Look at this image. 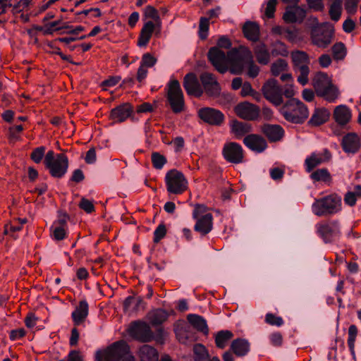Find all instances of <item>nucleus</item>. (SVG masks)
I'll return each mask as SVG.
<instances>
[{"instance_id":"1","label":"nucleus","mask_w":361,"mask_h":361,"mask_svg":"<svg viewBox=\"0 0 361 361\" xmlns=\"http://www.w3.org/2000/svg\"><path fill=\"white\" fill-rule=\"evenodd\" d=\"M239 52L240 50L232 49L226 55L224 51L219 48L212 47L208 51L207 57L211 63L219 73H224L229 68L231 73L240 74L243 72V66H236Z\"/></svg>"},{"instance_id":"2","label":"nucleus","mask_w":361,"mask_h":361,"mask_svg":"<svg viewBox=\"0 0 361 361\" xmlns=\"http://www.w3.org/2000/svg\"><path fill=\"white\" fill-rule=\"evenodd\" d=\"M279 111L286 121L293 123H302L309 116L307 106L295 98L288 100Z\"/></svg>"},{"instance_id":"3","label":"nucleus","mask_w":361,"mask_h":361,"mask_svg":"<svg viewBox=\"0 0 361 361\" xmlns=\"http://www.w3.org/2000/svg\"><path fill=\"white\" fill-rule=\"evenodd\" d=\"M341 209V197L336 194L317 199L312 205V212L318 216L335 214Z\"/></svg>"},{"instance_id":"4","label":"nucleus","mask_w":361,"mask_h":361,"mask_svg":"<svg viewBox=\"0 0 361 361\" xmlns=\"http://www.w3.org/2000/svg\"><path fill=\"white\" fill-rule=\"evenodd\" d=\"M128 355H133L129 345L123 341L114 343L103 350H98L95 355L97 361H125Z\"/></svg>"},{"instance_id":"5","label":"nucleus","mask_w":361,"mask_h":361,"mask_svg":"<svg viewBox=\"0 0 361 361\" xmlns=\"http://www.w3.org/2000/svg\"><path fill=\"white\" fill-rule=\"evenodd\" d=\"M293 67L296 73L298 82L302 85H305L309 82V74L310 73L309 55L303 51L295 50L290 54Z\"/></svg>"},{"instance_id":"6","label":"nucleus","mask_w":361,"mask_h":361,"mask_svg":"<svg viewBox=\"0 0 361 361\" xmlns=\"http://www.w3.org/2000/svg\"><path fill=\"white\" fill-rule=\"evenodd\" d=\"M44 164L49 169L51 175L55 178H61L67 172L68 167V160L63 154H57L55 155L51 150L49 151L45 155Z\"/></svg>"},{"instance_id":"7","label":"nucleus","mask_w":361,"mask_h":361,"mask_svg":"<svg viewBox=\"0 0 361 361\" xmlns=\"http://www.w3.org/2000/svg\"><path fill=\"white\" fill-rule=\"evenodd\" d=\"M192 216L196 219V224L194 226L195 231L202 235H206L209 233L213 226L212 214L207 211L204 205H197L192 212Z\"/></svg>"},{"instance_id":"8","label":"nucleus","mask_w":361,"mask_h":361,"mask_svg":"<svg viewBox=\"0 0 361 361\" xmlns=\"http://www.w3.org/2000/svg\"><path fill=\"white\" fill-rule=\"evenodd\" d=\"M167 99L174 113L181 112L185 106L184 96L177 80H171L167 85Z\"/></svg>"},{"instance_id":"9","label":"nucleus","mask_w":361,"mask_h":361,"mask_svg":"<svg viewBox=\"0 0 361 361\" xmlns=\"http://www.w3.org/2000/svg\"><path fill=\"white\" fill-rule=\"evenodd\" d=\"M310 35L312 44L324 49L331 43L334 30L329 25H321L312 27Z\"/></svg>"},{"instance_id":"10","label":"nucleus","mask_w":361,"mask_h":361,"mask_svg":"<svg viewBox=\"0 0 361 361\" xmlns=\"http://www.w3.org/2000/svg\"><path fill=\"white\" fill-rule=\"evenodd\" d=\"M165 180L169 193L181 194L187 189V180L184 175L177 170L169 171L166 175Z\"/></svg>"},{"instance_id":"11","label":"nucleus","mask_w":361,"mask_h":361,"mask_svg":"<svg viewBox=\"0 0 361 361\" xmlns=\"http://www.w3.org/2000/svg\"><path fill=\"white\" fill-rule=\"evenodd\" d=\"M264 97L274 105L279 106L283 102L282 87L277 80L271 78L262 87Z\"/></svg>"},{"instance_id":"12","label":"nucleus","mask_w":361,"mask_h":361,"mask_svg":"<svg viewBox=\"0 0 361 361\" xmlns=\"http://www.w3.org/2000/svg\"><path fill=\"white\" fill-rule=\"evenodd\" d=\"M317 233L325 243H331L337 239L341 234L338 221L321 222L315 226Z\"/></svg>"},{"instance_id":"13","label":"nucleus","mask_w":361,"mask_h":361,"mask_svg":"<svg viewBox=\"0 0 361 361\" xmlns=\"http://www.w3.org/2000/svg\"><path fill=\"white\" fill-rule=\"evenodd\" d=\"M236 66H242L243 70L245 67L247 68V75L250 78H255L258 75L259 68L255 63L251 51L247 48H242L240 50Z\"/></svg>"},{"instance_id":"14","label":"nucleus","mask_w":361,"mask_h":361,"mask_svg":"<svg viewBox=\"0 0 361 361\" xmlns=\"http://www.w3.org/2000/svg\"><path fill=\"white\" fill-rule=\"evenodd\" d=\"M129 335L134 339L140 342H149L153 339V333L145 322H135L128 329Z\"/></svg>"},{"instance_id":"15","label":"nucleus","mask_w":361,"mask_h":361,"mask_svg":"<svg viewBox=\"0 0 361 361\" xmlns=\"http://www.w3.org/2000/svg\"><path fill=\"white\" fill-rule=\"evenodd\" d=\"M234 111L240 118L247 121L257 119L259 114V107L248 102L239 103L235 106Z\"/></svg>"},{"instance_id":"16","label":"nucleus","mask_w":361,"mask_h":361,"mask_svg":"<svg viewBox=\"0 0 361 361\" xmlns=\"http://www.w3.org/2000/svg\"><path fill=\"white\" fill-rule=\"evenodd\" d=\"M223 155L224 159L231 163L239 164L243 161V149L235 142L226 144L223 148Z\"/></svg>"},{"instance_id":"17","label":"nucleus","mask_w":361,"mask_h":361,"mask_svg":"<svg viewBox=\"0 0 361 361\" xmlns=\"http://www.w3.org/2000/svg\"><path fill=\"white\" fill-rule=\"evenodd\" d=\"M198 116L205 123L213 126H220L224 121V115L221 111L210 107L200 109Z\"/></svg>"},{"instance_id":"18","label":"nucleus","mask_w":361,"mask_h":361,"mask_svg":"<svg viewBox=\"0 0 361 361\" xmlns=\"http://www.w3.org/2000/svg\"><path fill=\"white\" fill-rule=\"evenodd\" d=\"M331 155L328 149H325L320 152H313L310 156L307 157L305 160V166L306 171L310 172L317 166L329 161Z\"/></svg>"},{"instance_id":"19","label":"nucleus","mask_w":361,"mask_h":361,"mask_svg":"<svg viewBox=\"0 0 361 361\" xmlns=\"http://www.w3.org/2000/svg\"><path fill=\"white\" fill-rule=\"evenodd\" d=\"M202 85L206 93L212 97L219 94L221 88L213 74L204 73L200 77Z\"/></svg>"},{"instance_id":"20","label":"nucleus","mask_w":361,"mask_h":361,"mask_svg":"<svg viewBox=\"0 0 361 361\" xmlns=\"http://www.w3.org/2000/svg\"><path fill=\"white\" fill-rule=\"evenodd\" d=\"M183 87L188 95L200 97L203 94V89L196 75L192 73H188L184 77Z\"/></svg>"},{"instance_id":"21","label":"nucleus","mask_w":361,"mask_h":361,"mask_svg":"<svg viewBox=\"0 0 361 361\" xmlns=\"http://www.w3.org/2000/svg\"><path fill=\"white\" fill-rule=\"evenodd\" d=\"M244 145L250 150L257 153H262L267 148V143L264 138L257 134H250L243 139Z\"/></svg>"},{"instance_id":"22","label":"nucleus","mask_w":361,"mask_h":361,"mask_svg":"<svg viewBox=\"0 0 361 361\" xmlns=\"http://www.w3.org/2000/svg\"><path fill=\"white\" fill-rule=\"evenodd\" d=\"M342 147L346 153H355L361 147V139L356 133H349L342 139Z\"/></svg>"},{"instance_id":"23","label":"nucleus","mask_w":361,"mask_h":361,"mask_svg":"<svg viewBox=\"0 0 361 361\" xmlns=\"http://www.w3.org/2000/svg\"><path fill=\"white\" fill-rule=\"evenodd\" d=\"M335 122L340 126H345L352 119V111L345 104L336 106L333 112Z\"/></svg>"},{"instance_id":"24","label":"nucleus","mask_w":361,"mask_h":361,"mask_svg":"<svg viewBox=\"0 0 361 361\" xmlns=\"http://www.w3.org/2000/svg\"><path fill=\"white\" fill-rule=\"evenodd\" d=\"M132 112V106L128 103H124L111 109L110 118L115 123H121L129 118Z\"/></svg>"},{"instance_id":"25","label":"nucleus","mask_w":361,"mask_h":361,"mask_svg":"<svg viewBox=\"0 0 361 361\" xmlns=\"http://www.w3.org/2000/svg\"><path fill=\"white\" fill-rule=\"evenodd\" d=\"M154 31L158 34L159 33L157 32V23L152 20L145 23L138 37L137 46L140 47H146Z\"/></svg>"},{"instance_id":"26","label":"nucleus","mask_w":361,"mask_h":361,"mask_svg":"<svg viewBox=\"0 0 361 361\" xmlns=\"http://www.w3.org/2000/svg\"><path fill=\"white\" fill-rule=\"evenodd\" d=\"M29 4V0H0V15L6 13L8 8L12 7L13 13L23 11Z\"/></svg>"},{"instance_id":"27","label":"nucleus","mask_w":361,"mask_h":361,"mask_svg":"<svg viewBox=\"0 0 361 361\" xmlns=\"http://www.w3.org/2000/svg\"><path fill=\"white\" fill-rule=\"evenodd\" d=\"M306 16V10L300 6H289L283 14V20L287 23H301Z\"/></svg>"},{"instance_id":"28","label":"nucleus","mask_w":361,"mask_h":361,"mask_svg":"<svg viewBox=\"0 0 361 361\" xmlns=\"http://www.w3.org/2000/svg\"><path fill=\"white\" fill-rule=\"evenodd\" d=\"M262 132L271 142L279 141L284 135V130L279 125L264 124L262 126Z\"/></svg>"},{"instance_id":"29","label":"nucleus","mask_w":361,"mask_h":361,"mask_svg":"<svg viewBox=\"0 0 361 361\" xmlns=\"http://www.w3.org/2000/svg\"><path fill=\"white\" fill-rule=\"evenodd\" d=\"M89 313V306L85 300H82L79 305L75 307V310L71 314L75 326H79L82 324L87 319Z\"/></svg>"},{"instance_id":"30","label":"nucleus","mask_w":361,"mask_h":361,"mask_svg":"<svg viewBox=\"0 0 361 361\" xmlns=\"http://www.w3.org/2000/svg\"><path fill=\"white\" fill-rule=\"evenodd\" d=\"M140 361H159V353L154 347L145 344L137 352Z\"/></svg>"},{"instance_id":"31","label":"nucleus","mask_w":361,"mask_h":361,"mask_svg":"<svg viewBox=\"0 0 361 361\" xmlns=\"http://www.w3.org/2000/svg\"><path fill=\"white\" fill-rule=\"evenodd\" d=\"M331 83H333L331 77L322 71L317 72L314 75L312 82V85L316 93H318Z\"/></svg>"},{"instance_id":"32","label":"nucleus","mask_w":361,"mask_h":361,"mask_svg":"<svg viewBox=\"0 0 361 361\" xmlns=\"http://www.w3.org/2000/svg\"><path fill=\"white\" fill-rule=\"evenodd\" d=\"M317 94L329 103H335L340 97L341 92L338 87L335 84L331 83Z\"/></svg>"},{"instance_id":"33","label":"nucleus","mask_w":361,"mask_h":361,"mask_svg":"<svg viewBox=\"0 0 361 361\" xmlns=\"http://www.w3.org/2000/svg\"><path fill=\"white\" fill-rule=\"evenodd\" d=\"M51 237L54 240H61L66 237V222L65 219L55 221L50 228Z\"/></svg>"},{"instance_id":"34","label":"nucleus","mask_w":361,"mask_h":361,"mask_svg":"<svg viewBox=\"0 0 361 361\" xmlns=\"http://www.w3.org/2000/svg\"><path fill=\"white\" fill-rule=\"evenodd\" d=\"M330 116V111L326 108L316 109L308 121L312 126H318L326 123Z\"/></svg>"},{"instance_id":"35","label":"nucleus","mask_w":361,"mask_h":361,"mask_svg":"<svg viewBox=\"0 0 361 361\" xmlns=\"http://www.w3.org/2000/svg\"><path fill=\"white\" fill-rule=\"evenodd\" d=\"M231 350L238 357H243L250 351V343L243 338L235 339L231 344Z\"/></svg>"},{"instance_id":"36","label":"nucleus","mask_w":361,"mask_h":361,"mask_svg":"<svg viewBox=\"0 0 361 361\" xmlns=\"http://www.w3.org/2000/svg\"><path fill=\"white\" fill-rule=\"evenodd\" d=\"M187 319L190 324L193 328L200 332H202L204 335L208 334L209 328L207 326L206 320L202 317L197 314H191L188 315Z\"/></svg>"},{"instance_id":"37","label":"nucleus","mask_w":361,"mask_h":361,"mask_svg":"<svg viewBox=\"0 0 361 361\" xmlns=\"http://www.w3.org/2000/svg\"><path fill=\"white\" fill-rule=\"evenodd\" d=\"M254 53L257 61L262 65H267L270 61V53L264 43H259L255 46Z\"/></svg>"},{"instance_id":"38","label":"nucleus","mask_w":361,"mask_h":361,"mask_svg":"<svg viewBox=\"0 0 361 361\" xmlns=\"http://www.w3.org/2000/svg\"><path fill=\"white\" fill-rule=\"evenodd\" d=\"M231 133L235 137L239 139L251 131V126L247 123L233 121L231 123Z\"/></svg>"},{"instance_id":"39","label":"nucleus","mask_w":361,"mask_h":361,"mask_svg":"<svg viewBox=\"0 0 361 361\" xmlns=\"http://www.w3.org/2000/svg\"><path fill=\"white\" fill-rule=\"evenodd\" d=\"M243 33L249 40L256 42L259 37V27L255 23L247 22L243 27Z\"/></svg>"},{"instance_id":"40","label":"nucleus","mask_w":361,"mask_h":361,"mask_svg":"<svg viewBox=\"0 0 361 361\" xmlns=\"http://www.w3.org/2000/svg\"><path fill=\"white\" fill-rule=\"evenodd\" d=\"M169 314L163 309H156L149 312L147 319L152 325H159L168 319Z\"/></svg>"},{"instance_id":"41","label":"nucleus","mask_w":361,"mask_h":361,"mask_svg":"<svg viewBox=\"0 0 361 361\" xmlns=\"http://www.w3.org/2000/svg\"><path fill=\"white\" fill-rule=\"evenodd\" d=\"M233 334L228 330H222L216 333L215 336V343L217 348L223 349L233 338Z\"/></svg>"},{"instance_id":"42","label":"nucleus","mask_w":361,"mask_h":361,"mask_svg":"<svg viewBox=\"0 0 361 361\" xmlns=\"http://www.w3.org/2000/svg\"><path fill=\"white\" fill-rule=\"evenodd\" d=\"M361 197V185H357L354 188L353 191H348L344 196V202L345 204L353 207L355 205L357 200Z\"/></svg>"},{"instance_id":"43","label":"nucleus","mask_w":361,"mask_h":361,"mask_svg":"<svg viewBox=\"0 0 361 361\" xmlns=\"http://www.w3.org/2000/svg\"><path fill=\"white\" fill-rule=\"evenodd\" d=\"M144 15L145 18H150L154 20V23H157V32H160L161 30L162 23L159 17L158 11L152 6H147L144 10Z\"/></svg>"},{"instance_id":"44","label":"nucleus","mask_w":361,"mask_h":361,"mask_svg":"<svg viewBox=\"0 0 361 361\" xmlns=\"http://www.w3.org/2000/svg\"><path fill=\"white\" fill-rule=\"evenodd\" d=\"M343 0H332L329 6V16L331 19L334 21H338L341 16Z\"/></svg>"},{"instance_id":"45","label":"nucleus","mask_w":361,"mask_h":361,"mask_svg":"<svg viewBox=\"0 0 361 361\" xmlns=\"http://www.w3.org/2000/svg\"><path fill=\"white\" fill-rule=\"evenodd\" d=\"M288 69V65L286 60L279 59L271 66V73L274 76H279Z\"/></svg>"},{"instance_id":"46","label":"nucleus","mask_w":361,"mask_h":361,"mask_svg":"<svg viewBox=\"0 0 361 361\" xmlns=\"http://www.w3.org/2000/svg\"><path fill=\"white\" fill-rule=\"evenodd\" d=\"M193 352L195 361H208L209 353L206 348L202 344H196L193 347Z\"/></svg>"},{"instance_id":"47","label":"nucleus","mask_w":361,"mask_h":361,"mask_svg":"<svg viewBox=\"0 0 361 361\" xmlns=\"http://www.w3.org/2000/svg\"><path fill=\"white\" fill-rule=\"evenodd\" d=\"M357 334V329L355 325H350L348 329V345L353 357L355 358V343Z\"/></svg>"},{"instance_id":"48","label":"nucleus","mask_w":361,"mask_h":361,"mask_svg":"<svg viewBox=\"0 0 361 361\" xmlns=\"http://www.w3.org/2000/svg\"><path fill=\"white\" fill-rule=\"evenodd\" d=\"M271 54L275 56H287L288 55V50L284 43L281 41H276L272 44Z\"/></svg>"},{"instance_id":"49","label":"nucleus","mask_w":361,"mask_h":361,"mask_svg":"<svg viewBox=\"0 0 361 361\" xmlns=\"http://www.w3.org/2000/svg\"><path fill=\"white\" fill-rule=\"evenodd\" d=\"M44 27L47 33H51L53 31L70 28V25L68 23H63L61 20H55L46 24Z\"/></svg>"},{"instance_id":"50","label":"nucleus","mask_w":361,"mask_h":361,"mask_svg":"<svg viewBox=\"0 0 361 361\" xmlns=\"http://www.w3.org/2000/svg\"><path fill=\"white\" fill-rule=\"evenodd\" d=\"M310 177L314 181H328L331 178L329 172L326 169H317L310 175Z\"/></svg>"},{"instance_id":"51","label":"nucleus","mask_w":361,"mask_h":361,"mask_svg":"<svg viewBox=\"0 0 361 361\" xmlns=\"http://www.w3.org/2000/svg\"><path fill=\"white\" fill-rule=\"evenodd\" d=\"M331 49L334 57L336 60H342L346 56V49L342 42L336 43Z\"/></svg>"},{"instance_id":"52","label":"nucleus","mask_w":361,"mask_h":361,"mask_svg":"<svg viewBox=\"0 0 361 361\" xmlns=\"http://www.w3.org/2000/svg\"><path fill=\"white\" fill-rule=\"evenodd\" d=\"M209 22L207 18L202 17L199 25V35L201 39H206L208 35Z\"/></svg>"},{"instance_id":"53","label":"nucleus","mask_w":361,"mask_h":361,"mask_svg":"<svg viewBox=\"0 0 361 361\" xmlns=\"http://www.w3.org/2000/svg\"><path fill=\"white\" fill-rule=\"evenodd\" d=\"M285 37L290 42H298L301 40L298 30L295 28L284 30Z\"/></svg>"},{"instance_id":"54","label":"nucleus","mask_w":361,"mask_h":361,"mask_svg":"<svg viewBox=\"0 0 361 361\" xmlns=\"http://www.w3.org/2000/svg\"><path fill=\"white\" fill-rule=\"evenodd\" d=\"M265 322L271 326H281L283 324V320L282 317L276 316L272 313H267L266 314Z\"/></svg>"},{"instance_id":"55","label":"nucleus","mask_w":361,"mask_h":361,"mask_svg":"<svg viewBox=\"0 0 361 361\" xmlns=\"http://www.w3.org/2000/svg\"><path fill=\"white\" fill-rule=\"evenodd\" d=\"M152 161L153 166L157 169H162L166 162V158L157 152H154L152 154Z\"/></svg>"},{"instance_id":"56","label":"nucleus","mask_w":361,"mask_h":361,"mask_svg":"<svg viewBox=\"0 0 361 361\" xmlns=\"http://www.w3.org/2000/svg\"><path fill=\"white\" fill-rule=\"evenodd\" d=\"M157 59L150 54H145L141 59L140 65L147 68H151L155 65Z\"/></svg>"},{"instance_id":"57","label":"nucleus","mask_w":361,"mask_h":361,"mask_svg":"<svg viewBox=\"0 0 361 361\" xmlns=\"http://www.w3.org/2000/svg\"><path fill=\"white\" fill-rule=\"evenodd\" d=\"M166 233V226L164 224H159L154 231V242L157 243Z\"/></svg>"},{"instance_id":"58","label":"nucleus","mask_w":361,"mask_h":361,"mask_svg":"<svg viewBox=\"0 0 361 361\" xmlns=\"http://www.w3.org/2000/svg\"><path fill=\"white\" fill-rule=\"evenodd\" d=\"M310 9L314 11H322L324 9L323 0H306Z\"/></svg>"},{"instance_id":"59","label":"nucleus","mask_w":361,"mask_h":361,"mask_svg":"<svg viewBox=\"0 0 361 361\" xmlns=\"http://www.w3.org/2000/svg\"><path fill=\"white\" fill-rule=\"evenodd\" d=\"M285 173V169L283 167H274L269 170L271 178L274 180H280Z\"/></svg>"},{"instance_id":"60","label":"nucleus","mask_w":361,"mask_h":361,"mask_svg":"<svg viewBox=\"0 0 361 361\" xmlns=\"http://www.w3.org/2000/svg\"><path fill=\"white\" fill-rule=\"evenodd\" d=\"M45 147H39L33 150L31 158L35 163H39L44 156Z\"/></svg>"},{"instance_id":"61","label":"nucleus","mask_w":361,"mask_h":361,"mask_svg":"<svg viewBox=\"0 0 361 361\" xmlns=\"http://www.w3.org/2000/svg\"><path fill=\"white\" fill-rule=\"evenodd\" d=\"M142 302L141 299H135L133 297H128L123 302V308L126 312L130 311V306L135 305L138 306Z\"/></svg>"},{"instance_id":"62","label":"nucleus","mask_w":361,"mask_h":361,"mask_svg":"<svg viewBox=\"0 0 361 361\" xmlns=\"http://www.w3.org/2000/svg\"><path fill=\"white\" fill-rule=\"evenodd\" d=\"M79 207L87 213H91L94 209L92 202L85 198L81 199Z\"/></svg>"},{"instance_id":"63","label":"nucleus","mask_w":361,"mask_h":361,"mask_svg":"<svg viewBox=\"0 0 361 361\" xmlns=\"http://www.w3.org/2000/svg\"><path fill=\"white\" fill-rule=\"evenodd\" d=\"M277 4V0H269L265 8V15L268 18H272L274 17L275 10H276V6Z\"/></svg>"},{"instance_id":"64","label":"nucleus","mask_w":361,"mask_h":361,"mask_svg":"<svg viewBox=\"0 0 361 361\" xmlns=\"http://www.w3.org/2000/svg\"><path fill=\"white\" fill-rule=\"evenodd\" d=\"M357 0H345V9L348 13L354 14L357 11Z\"/></svg>"}]
</instances>
